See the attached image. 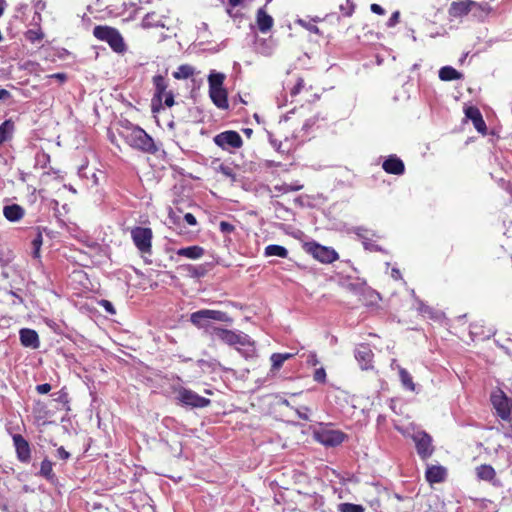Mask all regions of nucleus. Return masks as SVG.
<instances>
[{
	"instance_id": "nucleus-5",
	"label": "nucleus",
	"mask_w": 512,
	"mask_h": 512,
	"mask_svg": "<svg viewBox=\"0 0 512 512\" xmlns=\"http://www.w3.org/2000/svg\"><path fill=\"white\" fill-rule=\"evenodd\" d=\"M131 239L142 254L152 252L153 231L149 227L136 226L131 229Z\"/></svg>"
},
{
	"instance_id": "nucleus-11",
	"label": "nucleus",
	"mask_w": 512,
	"mask_h": 512,
	"mask_svg": "<svg viewBox=\"0 0 512 512\" xmlns=\"http://www.w3.org/2000/svg\"><path fill=\"white\" fill-rule=\"evenodd\" d=\"M152 82L155 88V92L152 98V111L155 113L159 112L162 108L163 97L168 92V82L162 75L153 76Z\"/></svg>"
},
{
	"instance_id": "nucleus-7",
	"label": "nucleus",
	"mask_w": 512,
	"mask_h": 512,
	"mask_svg": "<svg viewBox=\"0 0 512 512\" xmlns=\"http://www.w3.org/2000/svg\"><path fill=\"white\" fill-rule=\"evenodd\" d=\"M305 251L321 263H333L338 260V253L331 247L320 245L317 242H307L304 245Z\"/></svg>"
},
{
	"instance_id": "nucleus-42",
	"label": "nucleus",
	"mask_w": 512,
	"mask_h": 512,
	"mask_svg": "<svg viewBox=\"0 0 512 512\" xmlns=\"http://www.w3.org/2000/svg\"><path fill=\"white\" fill-rule=\"evenodd\" d=\"M399 21H400V12L395 11L392 13L390 18L388 19L386 25H387V27H394L399 23Z\"/></svg>"
},
{
	"instance_id": "nucleus-26",
	"label": "nucleus",
	"mask_w": 512,
	"mask_h": 512,
	"mask_svg": "<svg viewBox=\"0 0 512 512\" xmlns=\"http://www.w3.org/2000/svg\"><path fill=\"white\" fill-rule=\"evenodd\" d=\"M176 254L181 257L195 260L201 258L205 254V250L201 246L194 245L180 248L176 251Z\"/></svg>"
},
{
	"instance_id": "nucleus-54",
	"label": "nucleus",
	"mask_w": 512,
	"mask_h": 512,
	"mask_svg": "<svg viewBox=\"0 0 512 512\" xmlns=\"http://www.w3.org/2000/svg\"><path fill=\"white\" fill-rule=\"evenodd\" d=\"M300 23L303 26H305L310 32L315 33V34H319L320 33L319 28L316 25H314V24H307L306 25V24L303 23V21H300Z\"/></svg>"
},
{
	"instance_id": "nucleus-21",
	"label": "nucleus",
	"mask_w": 512,
	"mask_h": 512,
	"mask_svg": "<svg viewBox=\"0 0 512 512\" xmlns=\"http://www.w3.org/2000/svg\"><path fill=\"white\" fill-rule=\"evenodd\" d=\"M257 27L262 33H266L273 27L274 20L263 8L256 13Z\"/></svg>"
},
{
	"instance_id": "nucleus-15",
	"label": "nucleus",
	"mask_w": 512,
	"mask_h": 512,
	"mask_svg": "<svg viewBox=\"0 0 512 512\" xmlns=\"http://www.w3.org/2000/svg\"><path fill=\"white\" fill-rule=\"evenodd\" d=\"M17 458L21 463H29L31 460V449L28 441L20 434L13 436Z\"/></svg>"
},
{
	"instance_id": "nucleus-50",
	"label": "nucleus",
	"mask_w": 512,
	"mask_h": 512,
	"mask_svg": "<svg viewBox=\"0 0 512 512\" xmlns=\"http://www.w3.org/2000/svg\"><path fill=\"white\" fill-rule=\"evenodd\" d=\"M48 78L56 79L60 83H64L67 80V74L66 73H54L48 76Z\"/></svg>"
},
{
	"instance_id": "nucleus-9",
	"label": "nucleus",
	"mask_w": 512,
	"mask_h": 512,
	"mask_svg": "<svg viewBox=\"0 0 512 512\" xmlns=\"http://www.w3.org/2000/svg\"><path fill=\"white\" fill-rule=\"evenodd\" d=\"M491 403L496 410L497 415L502 420H509L511 416V405L507 395L502 390H497L491 394Z\"/></svg>"
},
{
	"instance_id": "nucleus-33",
	"label": "nucleus",
	"mask_w": 512,
	"mask_h": 512,
	"mask_svg": "<svg viewBox=\"0 0 512 512\" xmlns=\"http://www.w3.org/2000/svg\"><path fill=\"white\" fill-rule=\"evenodd\" d=\"M24 36L25 39L29 41L31 44H35L41 42L44 39L45 34L42 31L41 27L38 26L37 28L27 30L24 33Z\"/></svg>"
},
{
	"instance_id": "nucleus-6",
	"label": "nucleus",
	"mask_w": 512,
	"mask_h": 512,
	"mask_svg": "<svg viewBox=\"0 0 512 512\" xmlns=\"http://www.w3.org/2000/svg\"><path fill=\"white\" fill-rule=\"evenodd\" d=\"M213 333L218 339L229 346H252L254 344L251 338L244 333H236L232 330L220 327H214Z\"/></svg>"
},
{
	"instance_id": "nucleus-19",
	"label": "nucleus",
	"mask_w": 512,
	"mask_h": 512,
	"mask_svg": "<svg viewBox=\"0 0 512 512\" xmlns=\"http://www.w3.org/2000/svg\"><path fill=\"white\" fill-rule=\"evenodd\" d=\"M465 116L470 119L474 128L481 134L487 133V126L482 117L480 110L475 106H469L465 109Z\"/></svg>"
},
{
	"instance_id": "nucleus-23",
	"label": "nucleus",
	"mask_w": 512,
	"mask_h": 512,
	"mask_svg": "<svg viewBox=\"0 0 512 512\" xmlns=\"http://www.w3.org/2000/svg\"><path fill=\"white\" fill-rule=\"evenodd\" d=\"M294 356H295L294 353H273L270 356V362H271L270 373L272 375H276L279 372V370L282 368L284 362L286 360L293 358Z\"/></svg>"
},
{
	"instance_id": "nucleus-52",
	"label": "nucleus",
	"mask_w": 512,
	"mask_h": 512,
	"mask_svg": "<svg viewBox=\"0 0 512 512\" xmlns=\"http://www.w3.org/2000/svg\"><path fill=\"white\" fill-rule=\"evenodd\" d=\"M101 305L105 308V310L110 314H115V309L113 304L108 300H102Z\"/></svg>"
},
{
	"instance_id": "nucleus-44",
	"label": "nucleus",
	"mask_w": 512,
	"mask_h": 512,
	"mask_svg": "<svg viewBox=\"0 0 512 512\" xmlns=\"http://www.w3.org/2000/svg\"><path fill=\"white\" fill-rule=\"evenodd\" d=\"M246 0H228V8L226 12L228 15H232V8L242 5Z\"/></svg>"
},
{
	"instance_id": "nucleus-32",
	"label": "nucleus",
	"mask_w": 512,
	"mask_h": 512,
	"mask_svg": "<svg viewBox=\"0 0 512 512\" xmlns=\"http://www.w3.org/2000/svg\"><path fill=\"white\" fill-rule=\"evenodd\" d=\"M265 256H278L281 258H286L288 256V250L281 245L271 244L265 247L264 250Z\"/></svg>"
},
{
	"instance_id": "nucleus-13",
	"label": "nucleus",
	"mask_w": 512,
	"mask_h": 512,
	"mask_svg": "<svg viewBox=\"0 0 512 512\" xmlns=\"http://www.w3.org/2000/svg\"><path fill=\"white\" fill-rule=\"evenodd\" d=\"M416 451L422 460L428 459L434 452L432 438L426 432H420L413 436Z\"/></svg>"
},
{
	"instance_id": "nucleus-39",
	"label": "nucleus",
	"mask_w": 512,
	"mask_h": 512,
	"mask_svg": "<svg viewBox=\"0 0 512 512\" xmlns=\"http://www.w3.org/2000/svg\"><path fill=\"white\" fill-rule=\"evenodd\" d=\"M36 165H40L41 168H46L50 162V155L44 151L38 152L35 156Z\"/></svg>"
},
{
	"instance_id": "nucleus-35",
	"label": "nucleus",
	"mask_w": 512,
	"mask_h": 512,
	"mask_svg": "<svg viewBox=\"0 0 512 512\" xmlns=\"http://www.w3.org/2000/svg\"><path fill=\"white\" fill-rule=\"evenodd\" d=\"M303 188L302 184L294 183V184H288V183H282L280 185H275L274 190L278 191L282 194L288 193V192H294L299 191Z\"/></svg>"
},
{
	"instance_id": "nucleus-38",
	"label": "nucleus",
	"mask_w": 512,
	"mask_h": 512,
	"mask_svg": "<svg viewBox=\"0 0 512 512\" xmlns=\"http://www.w3.org/2000/svg\"><path fill=\"white\" fill-rule=\"evenodd\" d=\"M339 9L343 16L350 17L354 13L355 4L351 0H346L345 4H341L339 6Z\"/></svg>"
},
{
	"instance_id": "nucleus-20",
	"label": "nucleus",
	"mask_w": 512,
	"mask_h": 512,
	"mask_svg": "<svg viewBox=\"0 0 512 512\" xmlns=\"http://www.w3.org/2000/svg\"><path fill=\"white\" fill-rule=\"evenodd\" d=\"M382 168L386 173L393 175H402L405 172L404 162L394 154L384 160Z\"/></svg>"
},
{
	"instance_id": "nucleus-12",
	"label": "nucleus",
	"mask_w": 512,
	"mask_h": 512,
	"mask_svg": "<svg viewBox=\"0 0 512 512\" xmlns=\"http://www.w3.org/2000/svg\"><path fill=\"white\" fill-rule=\"evenodd\" d=\"M315 438L325 446L336 447L343 443L346 434L340 430L322 429L315 433Z\"/></svg>"
},
{
	"instance_id": "nucleus-49",
	"label": "nucleus",
	"mask_w": 512,
	"mask_h": 512,
	"mask_svg": "<svg viewBox=\"0 0 512 512\" xmlns=\"http://www.w3.org/2000/svg\"><path fill=\"white\" fill-rule=\"evenodd\" d=\"M184 220L190 226H195L198 223L196 217L192 213H186L184 215Z\"/></svg>"
},
{
	"instance_id": "nucleus-31",
	"label": "nucleus",
	"mask_w": 512,
	"mask_h": 512,
	"mask_svg": "<svg viewBox=\"0 0 512 512\" xmlns=\"http://www.w3.org/2000/svg\"><path fill=\"white\" fill-rule=\"evenodd\" d=\"M194 74L195 68L193 66L189 64H182L173 72V77L177 80H184L192 77Z\"/></svg>"
},
{
	"instance_id": "nucleus-8",
	"label": "nucleus",
	"mask_w": 512,
	"mask_h": 512,
	"mask_svg": "<svg viewBox=\"0 0 512 512\" xmlns=\"http://www.w3.org/2000/svg\"><path fill=\"white\" fill-rule=\"evenodd\" d=\"M178 401L185 406H191L194 408H204L210 405L208 398L198 395L193 390L180 387L177 395Z\"/></svg>"
},
{
	"instance_id": "nucleus-27",
	"label": "nucleus",
	"mask_w": 512,
	"mask_h": 512,
	"mask_svg": "<svg viewBox=\"0 0 512 512\" xmlns=\"http://www.w3.org/2000/svg\"><path fill=\"white\" fill-rule=\"evenodd\" d=\"M39 475L51 483H54L57 480V477L53 472V463L49 459L46 458L41 462Z\"/></svg>"
},
{
	"instance_id": "nucleus-2",
	"label": "nucleus",
	"mask_w": 512,
	"mask_h": 512,
	"mask_svg": "<svg viewBox=\"0 0 512 512\" xmlns=\"http://www.w3.org/2000/svg\"><path fill=\"white\" fill-rule=\"evenodd\" d=\"M226 75L222 72L211 70L208 75L209 97L213 104L219 109H228V92L224 88Z\"/></svg>"
},
{
	"instance_id": "nucleus-25",
	"label": "nucleus",
	"mask_w": 512,
	"mask_h": 512,
	"mask_svg": "<svg viewBox=\"0 0 512 512\" xmlns=\"http://www.w3.org/2000/svg\"><path fill=\"white\" fill-rule=\"evenodd\" d=\"M287 87L292 97L299 95L305 87L304 77L298 74L291 75L290 79L287 81Z\"/></svg>"
},
{
	"instance_id": "nucleus-46",
	"label": "nucleus",
	"mask_w": 512,
	"mask_h": 512,
	"mask_svg": "<svg viewBox=\"0 0 512 512\" xmlns=\"http://www.w3.org/2000/svg\"><path fill=\"white\" fill-rule=\"evenodd\" d=\"M474 8L480 10L481 12L485 14H489L492 11L491 6L487 2L478 3L476 2V6Z\"/></svg>"
},
{
	"instance_id": "nucleus-3",
	"label": "nucleus",
	"mask_w": 512,
	"mask_h": 512,
	"mask_svg": "<svg viewBox=\"0 0 512 512\" xmlns=\"http://www.w3.org/2000/svg\"><path fill=\"white\" fill-rule=\"evenodd\" d=\"M93 36L109 45L111 50L118 54L127 51V45L118 29L108 25H97L93 28Z\"/></svg>"
},
{
	"instance_id": "nucleus-36",
	"label": "nucleus",
	"mask_w": 512,
	"mask_h": 512,
	"mask_svg": "<svg viewBox=\"0 0 512 512\" xmlns=\"http://www.w3.org/2000/svg\"><path fill=\"white\" fill-rule=\"evenodd\" d=\"M42 243H43V237H42L41 232L38 231L36 236L34 237V239L31 242L32 249H33V251H32L33 258H36V259L40 258V249H41Z\"/></svg>"
},
{
	"instance_id": "nucleus-22",
	"label": "nucleus",
	"mask_w": 512,
	"mask_h": 512,
	"mask_svg": "<svg viewBox=\"0 0 512 512\" xmlns=\"http://www.w3.org/2000/svg\"><path fill=\"white\" fill-rule=\"evenodd\" d=\"M20 342L25 347L38 348L39 337L37 332L28 328L21 329Z\"/></svg>"
},
{
	"instance_id": "nucleus-34",
	"label": "nucleus",
	"mask_w": 512,
	"mask_h": 512,
	"mask_svg": "<svg viewBox=\"0 0 512 512\" xmlns=\"http://www.w3.org/2000/svg\"><path fill=\"white\" fill-rule=\"evenodd\" d=\"M399 377H400V381L402 383V385L410 390V391H414L415 389V384L413 382V378L411 376V374L404 368H399Z\"/></svg>"
},
{
	"instance_id": "nucleus-24",
	"label": "nucleus",
	"mask_w": 512,
	"mask_h": 512,
	"mask_svg": "<svg viewBox=\"0 0 512 512\" xmlns=\"http://www.w3.org/2000/svg\"><path fill=\"white\" fill-rule=\"evenodd\" d=\"M3 215L10 222H17L24 217L25 210L18 204L6 205L3 208Z\"/></svg>"
},
{
	"instance_id": "nucleus-58",
	"label": "nucleus",
	"mask_w": 512,
	"mask_h": 512,
	"mask_svg": "<svg viewBox=\"0 0 512 512\" xmlns=\"http://www.w3.org/2000/svg\"><path fill=\"white\" fill-rule=\"evenodd\" d=\"M244 134L250 137L253 134V130L251 128H246L243 130Z\"/></svg>"
},
{
	"instance_id": "nucleus-59",
	"label": "nucleus",
	"mask_w": 512,
	"mask_h": 512,
	"mask_svg": "<svg viewBox=\"0 0 512 512\" xmlns=\"http://www.w3.org/2000/svg\"><path fill=\"white\" fill-rule=\"evenodd\" d=\"M428 309H429V308L427 307V308L423 309L422 311H423L424 313H426V312H428V311H427Z\"/></svg>"
},
{
	"instance_id": "nucleus-43",
	"label": "nucleus",
	"mask_w": 512,
	"mask_h": 512,
	"mask_svg": "<svg viewBox=\"0 0 512 512\" xmlns=\"http://www.w3.org/2000/svg\"><path fill=\"white\" fill-rule=\"evenodd\" d=\"M219 229L222 233H232L235 230V226L229 222L221 221Z\"/></svg>"
},
{
	"instance_id": "nucleus-40",
	"label": "nucleus",
	"mask_w": 512,
	"mask_h": 512,
	"mask_svg": "<svg viewBox=\"0 0 512 512\" xmlns=\"http://www.w3.org/2000/svg\"><path fill=\"white\" fill-rule=\"evenodd\" d=\"M187 271L190 273L191 276L194 277H203L206 273V270L203 266H187Z\"/></svg>"
},
{
	"instance_id": "nucleus-10",
	"label": "nucleus",
	"mask_w": 512,
	"mask_h": 512,
	"mask_svg": "<svg viewBox=\"0 0 512 512\" xmlns=\"http://www.w3.org/2000/svg\"><path fill=\"white\" fill-rule=\"evenodd\" d=\"M213 140L214 143L222 149H239L243 145V141L240 134L233 130L221 132L217 134Z\"/></svg>"
},
{
	"instance_id": "nucleus-56",
	"label": "nucleus",
	"mask_w": 512,
	"mask_h": 512,
	"mask_svg": "<svg viewBox=\"0 0 512 512\" xmlns=\"http://www.w3.org/2000/svg\"><path fill=\"white\" fill-rule=\"evenodd\" d=\"M168 217H169V220H170L173 224H178V223L180 222V217H179V216H177V215L175 214V212H173V211H170V212H169Z\"/></svg>"
},
{
	"instance_id": "nucleus-18",
	"label": "nucleus",
	"mask_w": 512,
	"mask_h": 512,
	"mask_svg": "<svg viewBox=\"0 0 512 512\" xmlns=\"http://www.w3.org/2000/svg\"><path fill=\"white\" fill-rule=\"evenodd\" d=\"M447 469L441 465H428L425 478L429 484L442 483L446 480Z\"/></svg>"
},
{
	"instance_id": "nucleus-57",
	"label": "nucleus",
	"mask_w": 512,
	"mask_h": 512,
	"mask_svg": "<svg viewBox=\"0 0 512 512\" xmlns=\"http://www.w3.org/2000/svg\"><path fill=\"white\" fill-rule=\"evenodd\" d=\"M5 7H6V2H5V0H0V17H1V16L3 15V13H4Z\"/></svg>"
},
{
	"instance_id": "nucleus-17",
	"label": "nucleus",
	"mask_w": 512,
	"mask_h": 512,
	"mask_svg": "<svg viewBox=\"0 0 512 512\" xmlns=\"http://www.w3.org/2000/svg\"><path fill=\"white\" fill-rule=\"evenodd\" d=\"M474 6H476V2L472 0L453 1L449 8V15L454 18L466 16Z\"/></svg>"
},
{
	"instance_id": "nucleus-47",
	"label": "nucleus",
	"mask_w": 512,
	"mask_h": 512,
	"mask_svg": "<svg viewBox=\"0 0 512 512\" xmlns=\"http://www.w3.org/2000/svg\"><path fill=\"white\" fill-rule=\"evenodd\" d=\"M306 362L308 365H311V366L318 365L319 360H318L317 354L315 352H310L307 355Z\"/></svg>"
},
{
	"instance_id": "nucleus-41",
	"label": "nucleus",
	"mask_w": 512,
	"mask_h": 512,
	"mask_svg": "<svg viewBox=\"0 0 512 512\" xmlns=\"http://www.w3.org/2000/svg\"><path fill=\"white\" fill-rule=\"evenodd\" d=\"M313 379L314 381L318 383H325L326 382V371L323 367L317 368L313 373Z\"/></svg>"
},
{
	"instance_id": "nucleus-53",
	"label": "nucleus",
	"mask_w": 512,
	"mask_h": 512,
	"mask_svg": "<svg viewBox=\"0 0 512 512\" xmlns=\"http://www.w3.org/2000/svg\"><path fill=\"white\" fill-rule=\"evenodd\" d=\"M370 9L373 13H375L377 15L385 14L384 8H382L379 4H376V3L371 4Z\"/></svg>"
},
{
	"instance_id": "nucleus-14",
	"label": "nucleus",
	"mask_w": 512,
	"mask_h": 512,
	"mask_svg": "<svg viewBox=\"0 0 512 512\" xmlns=\"http://www.w3.org/2000/svg\"><path fill=\"white\" fill-rule=\"evenodd\" d=\"M355 358L362 370L373 369L374 353L368 344H359L355 349Z\"/></svg>"
},
{
	"instance_id": "nucleus-1",
	"label": "nucleus",
	"mask_w": 512,
	"mask_h": 512,
	"mask_svg": "<svg viewBox=\"0 0 512 512\" xmlns=\"http://www.w3.org/2000/svg\"><path fill=\"white\" fill-rule=\"evenodd\" d=\"M121 135L125 142L134 149L151 154L157 152V147L152 137L139 126L127 128L121 133Z\"/></svg>"
},
{
	"instance_id": "nucleus-28",
	"label": "nucleus",
	"mask_w": 512,
	"mask_h": 512,
	"mask_svg": "<svg viewBox=\"0 0 512 512\" xmlns=\"http://www.w3.org/2000/svg\"><path fill=\"white\" fill-rule=\"evenodd\" d=\"M141 26L145 29L149 28H157V27H164V24H162L160 17L155 13H147L141 22Z\"/></svg>"
},
{
	"instance_id": "nucleus-30",
	"label": "nucleus",
	"mask_w": 512,
	"mask_h": 512,
	"mask_svg": "<svg viewBox=\"0 0 512 512\" xmlns=\"http://www.w3.org/2000/svg\"><path fill=\"white\" fill-rule=\"evenodd\" d=\"M14 123L12 120H5L0 125V145L12 138Z\"/></svg>"
},
{
	"instance_id": "nucleus-48",
	"label": "nucleus",
	"mask_w": 512,
	"mask_h": 512,
	"mask_svg": "<svg viewBox=\"0 0 512 512\" xmlns=\"http://www.w3.org/2000/svg\"><path fill=\"white\" fill-rule=\"evenodd\" d=\"M35 389L39 394H47L51 390V385L48 383H44L37 385Z\"/></svg>"
},
{
	"instance_id": "nucleus-16",
	"label": "nucleus",
	"mask_w": 512,
	"mask_h": 512,
	"mask_svg": "<svg viewBox=\"0 0 512 512\" xmlns=\"http://www.w3.org/2000/svg\"><path fill=\"white\" fill-rule=\"evenodd\" d=\"M475 474L478 480L490 483L493 486L500 484L495 469L489 464H481L475 468Z\"/></svg>"
},
{
	"instance_id": "nucleus-29",
	"label": "nucleus",
	"mask_w": 512,
	"mask_h": 512,
	"mask_svg": "<svg viewBox=\"0 0 512 512\" xmlns=\"http://www.w3.org/2000/svg\"><path fill=\"white\" fill-rule=\"evenodd\" d=\"M439 78L442 81H453L462 78V74L451 66H444L439 70Z\"/></svg>"
},
{
	"instance_id": "nucleus-37",
	"label": "nucleus",
	"mask_w": 512,
	"mask_h": 512,
	"mask_svg": "<svg viewBox=\"0 0 512 512\" xmlns=\"http://www.w3.org/2000/svg\"><path fill=\"white\" fill-rule=\"evenodd\" d=\"M339 512H365V508L360 504L341 503L338 505Z\"/></svg>"
},
{
	"instance_id": "nucleus-45",
	"label": "nucleus",
	"mask_w": 512,
	"mask_h": 512,
	"mask_svg": "<svg viewBox=\"0 0 512 512\" xmlns=\"http://www.w3.org/2000/svg\"><path fill=\"white\" fill-rule=\"evenodd\" d=\"M163 99H164V105L167 107H172L175 104L174 94L172 91H168L164 95Z\"/></svg>"
},
{
	"instance_id": "nucleus-51",
	"label": "nucleus",
	"mask_w": 512,
	"mask_h": 512,
	"mask_svg": "<svg viewBox=\"0 0 512 512\" xmlns=\"http://www.w3.org/2000/svg\"><path fill=\"white\" fill-rule=\"evenodd\" d=\"M57 456L61 460H67L70 457V453L66 451L64 447L61 446L57 449Z\"/></svg>"
},
{
	"instance_id": "nucleus-55",
	"label": "nucleus",
	"mask_w": 512,
	"mask_h": 512,
	"mask_svg": "<svg viewBox=\"0 0 512 512\" xmlns=\"http://www.w3.org/2000/svg\"><path fill=\"white\" fill-rule=\"evenodd\" d=\"M9 98H11V93L4 88H0V100H6Z\"/></svg>"
},
{
	"instance_id": "nucleus-4",
	"label": "nucleus",
	"mask_w": 512,
	"mask_h": 512,
	"mask_svg": "<svg viewBox=\"0 0 512 512\" xmlns=\"http://www.w3.org/2000/svg\"><path fill=\"white\" fill-rule=\"evenodd\" d=\"M210 321L229 322L231 318L226 312L211 309L198 310L190 315V322L198 328L207 327Z\"/></svg>"
}]
</instances>
